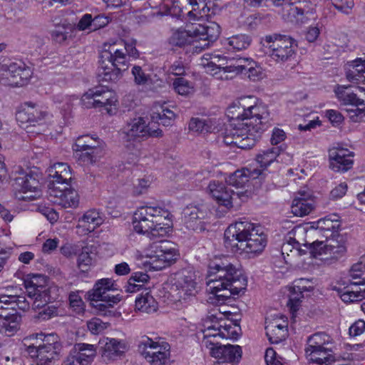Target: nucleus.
Segmentation results:
<instances>
[{"mask_svg":"<svg viewBox=\"0 0 365 365\" xmlns=\"http://www.w3.org/2000/svg\"><path fill=\"white\" fill-rule=\"evenodd\" d=\"M24 283L29 297L34 299L33 309L41 307L38 299H43L44 303L50 300L48 279L46 276L40 274H29L24 277Z\"/></svg>","mask_w":365,"mask_h":365,"instance_id":"obj_22","label":"nucleus"},{"mask_svg":"<svg viewBox=\"0 0 365 365\" xmlns=\"http://www.w3.org/2000/svg\"><path fill=\"white\" fill-rule=\"evenodd\" d=\"M317 285L316 279L314 278H300L296 279L290 287V295L288 306L290 311L294 314L300 307L302 299L306 295L311 294Z\"/></svg>","mask_w":365,"mask_h":365,"instance_id":"obj_26","label":"nucleus"},{"mask_svg":"<svg viewBox=\"0 0 365 365\" xmlns=\"http://www.w3.org/2000/svg\"><path fill=\"white\" fill-rule=\"evenodd\" d=\"M93 108H98L109 115L115 114L118 109L117 93L106 87L96 88L93 91Z\"/></svg>","mask_w":365,"mask_h":365,"instance_id":"obj_27","label":"nucleus"},{"mask_svg":"<svg viewBox=\"0 0 365 365\" xmlns=\"http://www.w3.org/2000/svg\"><path fill=\"white\" fill-rule=\"evenodd\" d=\"M50 183L49 191L53 189H58L61 186L68 185L72 180V171L67 163H57L51 165L48 169Z\"/></svg>","mask_w":365,"mask_h":365,"instance_id":"obj_32","label":"nucleus"},{"mask_svg":"<svg viewBox=\"0 0 365 365\" xmlns=\"http://www.w3.org/2000/svg\"><path fill=\"white\" fill-rule=\"evenodd\" d=\"M231 119L223 135L227 145L250 148L260 138L269 119L267 107L248 96L233 102L227 110Z\"/></svg>","mask_w":365,"mask_h":365,"instance_id":"obj_1","label":"nucleus"},{"mask_svg":"<svg viewBox=\"0 0 365 365\" xmlns=\"http://www.w3.org/2000/svg\"><path fill=\"white\" fill-rule=\"evenodd\" d=\"M260 44L264 53L276 62L289 60L296 49L294 40L285 35H267L261 38Z\"/></svg>","mask_w":365,"mask_h":365,"instance_id":"obj_15","label":"nucleus"},{"mask_svg":"<svg viewBox=\"0 0 365 365\" xmlns=\"http://www.w3.org/2000/svg\"><path fill=\"white\" fill-rule=\"evenodd\" d=\"M341 300L346 303L361 301L365 298V282L364 280L350 281L340 292Z\"/></svg>","mask_w":365,"mask_h":365,"instance_id":"obj_37","label":"nucleus"},{"mask_svg":"<svg viewBox=\"0 0 365 365\" xmlns=\"http://www.w3.org/2000/svg\"><path fill=\"white\" fill-rule=\"evenodd\" d=\"M133 230L152 240L167 237L173 228L172 215L168 210L158 205H143L133 215Z\"/></svg>","mask_w":365,"mask_h":365,"instance_id":"obj_7","label":"nucleus"},{"mask_svg":"<svg viewBox=\"0 0 365 365\" xmlns=\"http://www.w3.org/2000/svg\"><path fill=\"white\" fill-rule=\"evenodd\" d=\"M209 325H207V329H200L203 334L201 341L202 346L209 351V354L212 357L224 361L225 345H221L218 341V338L211 334L209 329Z\"/></svg>","mask_w":365,"mask_h":365,"instance_id":"obj_36","label":"nucleus"},{"mask_svg":"<svg viewBox=\"0 0 365 365\" xmlns=\"http://www.w3.org/2000/svg\"><path fill=\"white\" fill-rule=\"evenodd\" d=\"M89 142L90 138L88 136L81 137L77 139L73 146L75 158L80 163H90L91 161Z\"/></svg>","mask_w":365,"mask_h":365,"instance_id":"obj_45","label":"nucleus"},{"mask_svg":"<svg viewBox=\"0 0 365 365\" xmlns=\"http://www.w3.org/2000/svg\"><path fill=\"white\" fill-rule=\"evenodd\" d=\"M105 143L99 139L93 138V161L103 158L106 153Z\"/></svg>","mask_w":365,"mask_h":365,"instance_id":"obj_57","label":"nucleus"},{"mask_svg":"<svg viewBox=\"0 0 365 365\" xmlns=\"http://www.w3.org/2000/svg\"><path fill=\"white\" fill-rule=\"evenodd\" d=\"M98 349L105 360L114 361L127 351L128 346L124 341L103 337L98 341Z\"/></svg>","mask_w":365,"mask_h":365,"instance_id":"obj_30","label":"nucleus"},{"mask_svg":"<svg viewBox=\"0 0 365 365\" xmlns=\"http://www.w3.org/2000/svg\"><path fill=\"white\" fill-rule=\"evenodd\" d=\"M173 88L175 93L182 96H190L195 92L194 83L182 77L174 79Z\"/></svg>","mask_w":365,"mask_h":365,"instance_id":"obj_47","label":"nucleus"},{"mask_svg":"<svg viewBox=\"0 0 365 365\" xmlns=\"http://www.w3.org/2000/svg\"><path fill=\"white\" fill-rule=\"evenodd\" d=\"M316 207V198L309 188H302L294 193L291 204V212L297 217H304Z\"/></svg>","mask_w":365,"mask_h":365,"instance_id":"obj_28","label":"nucleus"},{"mask_svg":"<svg viewBox=\"0 0 365 365\" xmlns=\"http://www.w3.org/2000/svg\"><path fill=\"white\" fill-rule=\"evenodd\" d=\"M16 120L21 124H41L51 117L45 108L31 102H26L19 107L16 114Z\"/></svg>","mask_w":365,"mask_h":365,"instance_id":"obj_24","label":"nucleus"},{"mask_svg":"<svg viewBox=\"0 0 365 365\" xmlns=\"http://www.w3.org/2000/svg\"><path fill=\"white\" fill-rule=\"evenodd\" d=\"M325 115L334 126H339L344 121V117L341 113L334 109L327 110Z\"/></svg>","mask_w":365,"mask_h":365,"instance_id":"obj_63","label":"nucleus"},{"mask_svg":"<svg viewBox=\"0 0 365 365\" xmlns=\"http://www.w3.org/2000/svg\"><path fill=\"white\" fill-rule=\"evenodd\" d=\"M38 302L41 304V307L34 309L35 310L42 309L36 316L38 319L47 320L57 314L56 308L53 306H46V303L43 302V299H38Z\"/></svg>","mask_w":365,"mask_h":365,"instance_id":"obj_53","label":"nucleus"},{"mask_svg":"<svg viewBox=\"0 0 365 365\" xmlns=\"http://www.w3.org/2000/svg\"><path fill=\"white\" fill-rule=\"evenodd\" d=\"M288 12L289 21H295L296 23H303L304 11L301 8L289 6Z\"/></svg>","mask_w":365,"mask_h":365,"instance_id":"obj_64","label":"nucleus"},{"mask_svg":"<svg viewBox=\"0 0 365 365\" xmlns=\"http://www.w3.org/2000/svg\"><path fill=\"white\" fill-rule=\"evenodd\" d=\"M220 34V27L214 21L192 23L173 29L169 43L173 46L189 47L192 53H198L208 48Z\"/></svg>","mask_w":365,"mask_h":365,"instance_id":"obj_6","label":"nucleus"},{"mask_svg":"<svg viewBox=\"0 0 365 365\" xmlns=\"http://www.w3.org/2000/svg\"><path fill=\"white\" fill-rule=\"evenodd\" d=\"M16 173L19 176L15 178L14 195L21 201H32L42 195L40 180L42 174L37 167L20 168Z\"/></svg>","mask_w":365,"mask_h":365,"instance_id":"obj_13","label":"nucleus"},{"mask_svg":"<svg viewBox=\"0 0 365 365\" xmlns=\"http://www.w3.org/2000/svg\"><path fill=\"white\" fill-rule=\"evenodd\" d=\"M205 217V212L197 206L189 205L183 210V220L188 229L195 231H201L205 229L202 219Z\"/></svg>","mask_w":365,"mask_h":365,"instance_id":"obj_38","label":"nucleus"},{"mask_svg":"<svg viewBox=\"0 0 365 365\" xmlns=\"http://www.w3.org/2000/svg\"><path fill=\"white\" fill-rule=\"evenodd\" d=\"M208 193L220 205L230 208L234 204H237V199L240 201L246 200L250 192L247 190H235L231 188L228 183L212 180L207 187Z\"/></svg>","mask_w":365,"mask_h":365,"instance_id":"obj_18","label":"nucleus"},{"mask_svg":"<svg viewBox=\"0 0 365 365\" xmlns=\"http://www.w3.org/2000/svg\"><path fill=\"white\" fill-rule=\"evenodd\" d=\"M267 242V235L262 227L248 220L231 224L224 234L225 247L234 254L248 258L260 255Z\"/></svg>","mask_w":365,"mask_h":365,"instance_id":"obj_4","label":"nucleus"},{"mask_svg":"<svg viewBox=\"0 0 365 365\" xmlns=\"http://www.w3.org/2000/svg\"><path fill=\"white\" fill-rule=\"evenodd\" d=\"M154 181L155 178L152 175H148L139 179L137 184L134 186V193L135 195H141L146 192Z\"/></svg>","mask_w":365,"mask_h":365,"instance_id":"obj_55","label":"nucleus"},{"mask_svg":"<svg viewBox=\"0 0 365 365\" xmlns=\"http://www.w3.org/2000/svg\"><path fill=\"white\" fill-rule=\"evenodd\" d=\"M205 281L207 301L215 305L222 304L231 295L240 294L247 284L242 271L227 259L209 265Z\"/></svg>","mask_w":365,"mask_h":365,"instance_id":"obj_2","label":"nucleus"},{"mask_svg":"<svg viewBox=\"0 0 365 365\" xmlns=\"http://www.w3.org/2000/svg\"><path fill=\"white\" fill-rule=\"evenodd\" d=\"M315 358H312L309 354H306L307 360L312 364L319 365H329L334 362V357L331 354V348L327 349H322L315 351Z\"/></svg>","mask_w":365,"mask_h":365,"instance_id":"obj_48","label":"nucleus"},{"mask_svg":"<svg viewBox=\"0 0 365 365\" xmlns=\"http://www.w3.org/2000/svg\"><path fill=\"white\" fill-rule=\"evenodd\" d=\"M265 330L271 343L277 344L282 341L288 334L287 318L282 314L270 315L266 319Z\"/></svg>","mask_w":365,"mask_h":365,"instance_id":"obj_29","label":"nucleus"},{"mask_svg":"<svg viewBox=\"0 0 365 365\" xmlns=\"http://www.w3.org/2000/svg\"><path fill=\"white\" fill-rule=\"evenodd\" d=\"M247 58H228L217 53H206L200 61L205 72L215 78L226 81L245 71Z\"/></svg>","mask_w":365,"mask_h":365,"instance_id":"obj_10","label":"nucleus"},{"mask_svg":"<svg viewBox=\"0 0 365 365\" xmlns=\"http://www.w3.org/2000/svg\"><path fill=\"white\" fill-rule=\"evenodd\" d=\"M118 289V284L111 278H103L96 282L93 288V313L96 312L101 315H108L111 313L110 309L113 305L119 303L122 299L120 294H113L110 291Z\"/></svg>","mask_w":365,"mask_h":365,"instance_id":"obj_14","label":"nucleus"},{"mask_svg":"<svg viewBox=\"0 0 365 365\" xmlns=\"http://www.w3.org/2000/svg\"><path fill=\"white\" fill-rule=\"evenodd\" d=\"M332 5L344 14H349L354 7V0H331Z\"/></svg>","mask_w":365,"mask_h":365,"instance_id":"obj_60","label":"nucleus"},{"mask_svg":"<svg viewBox=\"0 0 365 365\" xmlns=\"http://www.w3.org/2000/svg\"><path fill=\"white\" fill-rule=\"evenodd\" d=\"M286 242L282 246V254L286 259L285 255L289 257L290 253L292 256H302L306 254V250L301 247L294 245L293 242H289V239L287 237Z\"/></svg>","mask_w":365,"mask_h":365,"instance_id":"obj_52","label":"nucleus"},{"mask_svg":"<svg viewBox=\"0 0 365 365\" xmlns=\"http://www.w3.org/2000/svg\"><path fill=\"white\" fill-rule=\"evenodd\" d=\"M354 154L344 148H332L329 150V168L334 172L344 173L354 164Z\"/></svg>","mask_w":365,"mask_h":365,"instance_id":"obj_31","label":"nucleus"},{"mask_svg":"<svg viewBox=\"0 0 365 365\" xmlns=\"http://www.w3.org/2000/svg\"><path fill=\"white\" fill-rule=\"evenodd\" d=\"M245 71H247L248 78L252 81H259L267 77L266 71L260 64L251 58H247Z\"/></svg>","mask_w":365,"mask_h":365,"instance_id":"obj_46","label":"nucleus"},{"mask_svg":"<svg viewBox=\"0 0 365 365\" xmlns=\"http://www.w3.org/2000/svg\"><path fill=\"white\" fill-rule=\"evenodd\" d=\"M224 361L229 362H239L242 358V350L239 345H225Z\"/></svg>","mask_w":365,"mask_h":365,"instance_id":"obj_51","label":"nucleus"},{"mask_svg":"<svg viewBox=\"0 0 365 365\" xmlns=\"http://www.w3.org/2000/svg\"><path fill=\"white\" fill-rule=\"evenodd\" d=\"M71 28L72 26L70 24H63L57 26L51 33L53 40L58 43H63L68 38V32L66 30L71 29Z\"/></svg>","mask_w":365,"mask_h":365,"instance_id":"obj_54","label":"nucleus"},{"mask_svg":"<svg viewBox=\"0 0 365 365\" xmlns=\"http://www.w3.org/2000/svg\"><path fill=\"white\" fill-rule=\"evenodd\" d=\"M209 12L206 0H164L157 15H170L189 21H201L209 16Z\"/></svg>","mask_w":365,"mask_h":365,"instance_id":"obj_11","label":"nucleus"},{"mask_svg":"<svg viewBox=\"0 0 365 365\" xmlns=\"http://www.w3.org/2000/svg\"><path fill=\"white\" fill-rule=\"evenodd\" d=\"M120 138L126 149L134 151L137 143L149 138H161L163 130L152 122L147 123L142 118H135L125 125L119 131Z\"/></svg>","mask_w":365,"mask_h":365,"instance_id":"obj_12","label":"nucleus"},{"mask_svg":"<svg viewBox=\"0 0 365 365\" xmlns=\"http://www.w3.org/2000/svg\"><path fill=\"white\" fill-rule=\"evenodd\" d=\"M72 351L76 356H79L78 359L84 365H88L91 356V345L88 344H77L74 346Z\"/></svg>","mask_w":365,"mask_h":365,"instance_id":"obj_50","label":"nucleus"},{"mask_svg":"<svg viewBox=\"0 0 365 365\" xmlns=\"http://www.w3.org/2000/svg\"><path fill=\"white\" fill-rule=\"evenodd\" d=\"M70 306L76 313H82L84 311V303L78 293H71L69 296Z\"/></svg>","mask_w":365,"mask_h":365,"instance_id":"obj_61","label":"nucleus"},{"mask_svg":"<svg viewBox=\"0 0 365 365\" xmlns=\"http://www.w3.org/2000/svg\"><path fill=\"white\" fill-rule=\"evenodd\" d=\"M180 257L177 247L170 242L151 244L143 251H137L134 258L138 267L159 271L175 264Z\"/></svg>","mask_w":365,"mask_h":365,"instance_id":"obj_8","label":"nucleus"},{"mask_svg":"<svg viewBox=\"0 0 365 365\" xmlns=\"http://www.w3.org/2000/svg\"><path fill=\"white\" fill-rule=\"evenodd\" d=\"M135 309L142 313L153 314L158 309V302L150 293H143L135 298Z\"/></svg>","mask_w":365,"mask_h":365,"instance_id":"obj_41","label":"nucleus"},{"mask_svg":"<svg viewBox=\"0 0 365 365\" xmlns=\"http://www.w3.org/2000/svg\"><path fill=\"white\" fill-rule=\"evenodd\" d=\"M200 280L197 273L191 268L182 269L173 274L168 298L173 309L181 310L187 307L188 300L198 292Z\"/></svg>","mask_w":365,"mask_h":365,"instance_id":"obj_9","label":"nucleus"},{"mask_svg":"<svg viewBox=\"0 0 365 365\" xmlns=\"http://www.w3.org/2000/svg\"><path fill=\"white\" fill-rule=\"evenodd\" d=\"M349 86L337 85L334 89L336 98L343 105H350L354 108L346 109L348 117L352 122L362 121L365 118V88L359 87V90L364 93V98L359 97L356 93L348 91Z\"/></svg>","mask_w":365,"mask_h":365,"instance_id":"obj_17","label":"nucleus"},{"mask_svg":"<svg viewBox=\"0 0 365 365\" xmlns=\"http://www.w3.org/2000/svg\"><path fill=\"white\" fill-rule=\"evenodd\" d=\"M287 134L284 130L278 127L272 129L270 138V143L272 145H277L285 140Z\"/></svg>","mask_w":365,"mask_h":365,"instance_id":"obj_62","label":"nucleus"},{"mask_svg":"<svg viewBox=\"0 0 365 365\" xmlns=\"http://www.w3.org/2000/svg\"><path fill=\"white\" fill-rule=\"evenodd\" d=\"M332 346L331 337L324 332H317L310 336L307 341L305 354H309L312 358H315V351L330 349Z\"/></svg>","mask_w":365,"mask_h":365,"instance_id":"obj_39","label":"nucleus"},{"mask_svg":"<svg viewBox=\"0 0 365 365\" xmlns=\"http://www.w3.org/2000/svg\"><path fill=\"white\" fill-rule=\"evenodd\" d=\"M346 77L352 83H365V55L349 61L345 65Z\"/></svg>","mask_w":365,"mask_h":365,"instance_id":"obj_35","label":"nucleus"},{"mask_svg":"<svg viewBox=\"0 0 365 365\" xmlns=\"http://www.w3.org/2000/svg\"><path fill=\"white\" fill-rule=\"evenodd\" d=\"M260 171H257L256 169L252 168H246L240 170H237L234 173H232L226 178V182L230 186L234 187L236 190L246 191L244 190V187L250 181V179H256L260 176ZM251 193V192L250 191Z\"/></svg>","mask_w":365,"mask_h":365,"instance_id":"obj_34","label":"nucleus"},{"mask_svg":"<svg viewBox=\"0 0 365 365\" xmlns=\"http://www.w3.org/2000/svg\"><path fill=\"white\" fill-rule=\"evenodd\" d=\"M176 118L173 110L164 104H156L151 115V122H159L164 126L171 125Z\"/></svg>","mask_w":365,"mask_h":365,"instance_id":"obj_40","label":"nucleus"},{"mask_svg":"<svg viewBox=\"0 0 365 365\" xmlns=\"http://www.w3.org/2000/svg\"><path fill=\"white\" fill-rule=\"evenodd\" d=\"M315 230L316 237L322 236L324 240L316 238L312 252L321 257V261L331 264L342 257L346 252L345 237L339 232L341 227L340 217L330 214L319 220L311 222Z\"/></svg>","mask_w":365,"mask_h":365,"instance_id":"obj_3","label":"nucleus"},{"mask_svg":"<svg viewBox=\"0 0 365 365\" xmlns=\"http://www.w3.org/2000/svg\"><path fill=\"white\" fill-rule=\"evenodd\" d=\"M289 242H293L294 245L301 247L309 252L310 255L321 260V257L312 252L313 243L316 242L315 230L311 226V222L306 225H298L294 227L289 232L287 237Z\"/></svg>","mask_w":365,"mask_h":365,"instance_id":"obj_23","label":"nucleus"},{"mask_svg":"<svg viewBox=\"0 0 365 365\" xmlns=\"http://www.w3.org/2000/svg\"><path fill=\"white\" fill-rule=\"evenodd\" d=\"M35 338L37 341L36 344L38 343V341L42 344H38L36 346H29V352L31 354L35 352L34 356L37 358L39 364L47 365L58 358L60 344L56 334L45 335L40 333L36 334Z\"/></svg>","mask_w":365,"mask_h":365,"instance_id":"obj_19","label":"nucleus"},{"mask_svg":"<svg viewBox=\"0 0 365 365\" xmlns=\"http://www.w3.org/2000/svg\"><path fill=\"white\" fill-rule=\"evenodd\" d=\"M91 247L86 246L83 248L78 257V268L81 272L88 273L91 269Z\"/></svg>","mask_w":365,"mask_h":365,"instance_id":"obj_49","label":"nucleus"},{"mask_svg":"<svg viewBox=\"0 0 365 365\" xmlns=\"http://www.w3.org/2000/svg\"><path fill=\"white\" fill-rule=\"evenodd\" d=\"M31 69L21 62L0 64V75L5 76L14 86H23L31 77Z\"/></svg>","mask_w":365,"mask_h":365,"instance_id":"obj_25","label":"nucleus"},{"mask_svg":"<svg viewBox=\"0 0 365 365\" xmlns=\"http://www.w3.org/2000/svg\"><path fill=\"white\" fill-rule=\"evenodd\" d=\"M15 299L6 294L0 296V331L14 335L19 329L20 317L13 307Z\"/></svg>","mask_w":365,"mask_h":365,"instance_id":"obj_21","label":"nucleus"},{"mask_svg":"<svg viewBox=\"0 0 365 365\" xmlns=\"http://www.w3.org/2000/svg\"><path fill=\"white\" fill-rule=\"evenodd\" d=\"M49 194L54 197L53 202L63 208H75L78 205L79 197L74 189L63 186L51 190Z\"/></svg>","mask_w":365,"mask_h":365,"instance_id":"obj_33","label":"nucleus"},{"mask_svg":"<svg viewBox=\"0 0 365 365\" xmlns=\"http://www.w3.org/2000/svg\"><path fill=\"white\" fill-rule=\"evenodd\" d=\"M138 57L134 40L106 42L99 50L98 75L103 81H115L128 68L130 62Z\"/></svg>","mask_w":365,"mask_h":365,"instance_id":"obj_5","label":"nucleus"},{"mask_svg":"<svg viewBox=\"0 0 365 365\" xmlns=\"http://www.w3.org/2000/svg\"><path fill=\"white\" fill-rule=\"evenodd\" d=\"M252 38L248 35L240 34L227 37L222 41V45L230 51L247 49L251 44Z\"/></svg>","mask_w":365,"mask_h":365,"instance_id":"obj_43","label":"nucleus"},{"mask_svg":"<svg viewBox=\"0 0 365 365\" xmlns=\"http://www.w3.org/2000/svg\"><path fill=\"white\" fill-rule=\"evenodd\" d=\"M148 280L149 276L147 274L141 272H134L128 281L127 291L134 292L135 289L130 288L132 285H134V283H145L147 282Z\"/></svg>","mask_w":365,"mask_h":365,"instance_id":"obj_58","label":"nucleus"},{"mask_svg":"<svg viewBox=\"0 0 365 365\" xmlns=\"http://www.w3.org/2000/svg\"><path fill=\"white\" fill-rule=\"evenodd\" d=\"M91 219V213L89 212H86L82 217L78 220V223L76 226L77 234L80 236H85L89 234Z\"/></svg>","mask_w":365,"mask_h":365,"instance_id":"obj_56","label":"nucleus"},{"mask_svg":"<svg viewBox=\"0 0 365 365\" xmlns=\"http://www.w3.org/2000/svg\"><path fill=\"white\" fill-rule=\"evenodd\" d=\"M138 352L150 365H167L170 361V345L160 339L143 338L138 344Z\"/></svg>","mask_w":365,"mask_h":365,"instance_id":"obj_16","label":"nucleus"},{"mask_svg":"<svg viewBox=\"0 0 365 365\" xmlns=\"http://www.w3.org/2000/svg\"><path fill=\"white\" fill-rule=\"evenodd\" d=\"M264 360L267 365H284L282 359L277 354L272 348L266 349Z\"/></svg>","mask_w":365,"mask_h":365,"instance_id":"obj_59","label":"nucleus"},{"mask_svg":"<svg viewBox=\"0 0 365 365\" xmlns=\"http://www.w3.org/2000/svg\"><path fill=\"white\" fill-rule=\"evenodd\" d=\"M209 325L211 334L218 339L237 340L241 334L240 327L228 319H222L217 315L209 317L203 320L202 329H207Z\"/></svg>","mask_w":365,"mask_h":365,"instance_id":"obj_20","label":"nucleus"},{"mask_svg":"<svg viewBox=\"0 0 365 365\" xmlns=\"http://www.w3.org/2000/svg\"><path fill=\"white\" fill-rule=\"evenodd\" d=\"M189 130L195 134L215 132L217 130L216 121L213 119L192 118L188 125Z\"/></svg>","mask_w":365,"mask_h":365,"instance_id":"obj_44","label":"nucleus"},{"mask_svg":"<svg viewBox=\"0 0 365 365\" xmlns=\"http://www.w3.org/2000/svg\"><path fill=\"white\" fill-rule=\"evenodd\" d=\"M279 156V150L277 148H271L259 153L256 157V169L260 171V175H264L266 169L273 163Z\"/></svg>","mask_w":365,"mask_h":365,"instance_id":"obj_42","label":"nucleus"}]
</instances>
